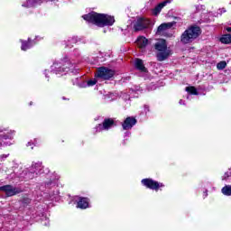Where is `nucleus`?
Wrapping results in <instances>:
<instances>
[{
  "mask_svg": "<svg viewBox=\"0 0 231 231\" xmlns=\"http://www.w3.org/2000/svg\"><path fill=\"white\" fill-rule=\"evenodd\" d=\"M82 17L88 23H92V24H96V26H99V28L113 26V24H115V17L109 14L91 12L88 14H84Z\"/></svg>",
  "mask_w": 231,
  "mask_h": 231,
  "instance_id": "obj_1",
  "label": "nucleus"
},
{
  "mask_svg": "<svg viewBox=\"0 0 231 231\" xmlns=\"http://www.w3.org/2000/svg\"><path fill=\"white\" fill-rule=\"evenodd\" d=\"M71 68H73V64H71L68 57H65L63 60L55 61L51 66V73H54V75H66Z\"/></svg>",
  "mask_w": 231,
  "mask_h": 231,
  "instance_id": "obj_2",
  "label": "nucleus"
},
{
  "mask_svg": "<svg viewBox=\"0 0 231 231\" xmlns=\"http://www.w3.org/2000/svg\"><path fill=\"white\" fill-rule=\"evenodd\" d=\"M60 176L59 174L54 173L50 181L45 183V188L48 189L47 192L49 195H45V198L50 201H57L59 199V189L55 188L57 185V181H59Z\"/></svg>",
  "mask_w": 231,
  "mask_h": 231,
  "instance_id": "obj_3",
  "label": "nucleus"
},
{
  "mask_svg": "<svg viewBox=\"0 0 231 231\" xmlns=\"http://www.w3.org/2000/svg\"><path fill=\"white\" fill-rule=\"evenodd\" d=\"M154 48L157 51L156 57L159 62H163V60H167L171 56V50L167 49V42L163 39H161L156 42Z\"/></svg>",
  "mask_w": 231,
  "mask_h": 231,
  "instance_id": "obj_4",
  "label": "nucleus"
},
{
  "mask_svg": "<svg viewBox=\"0 0 231 231\" xmlns=\"http://www.w3.org/2000/svg\"><path fill=\"white\" fill-rule=\"evenodd\" d=\"M42 169V162H32V166L29 169L23 171V172L21 173V178H23V180H33V178L44 172Z\"/></svg>",
  "mask_w": 231,
  "mask_h": 231,
  "instance_id": "obj_5",
  "label": "nucleus"
},
{
  "mask_svg": "<svg viewBox=\"0 0 231 231\" xmlns=\"http://www.w3.org/2000/svg\"><path fill=\"white\" fill-rule=\"evenodd\" d=\"M199 33H201V29L198 26H192L187 29L180 36V42L182 44H189L199 37Z\"/></svg>",
  "mask_w": 231,
  "mask_h": 231,
  "instance_id": "obj_6",
  "label": "nucleus"
},
{
  "mask_svg": "<svg viewBox=\"0 0 231 231\" xmlns=\"http://www.w3.org/2000/svg\"><path fill=\"white\" fill-rule=\"evenodd\" d=\"M14 136H15V130L0 125V147L5 145V140H14Z\"/></svg>",
  "mask_w": 231,
  "mask_h": 231,
  "instance_id": "obj_7",
  "label": "nucleus"
},
{
  "mask_svg": "<svg viewBox=\"0 0 231 231\" xmlns=\"http://www.w3.org/2000/svg\"><path fill=\"white\" fill-rule=\"evenodd\" d=\"M96 79H102L103 80H109L115 77V70L106 67H100L97 69L95 74Z\"/></svg>",
  "mask_w": 231,
  "mask_h": 231,
  "instance_id": "obj_8",
  "label": "nucleus"
},
{
  "mask_svg": "<svg viewBox=\"0 0 231 231\" xmlns=\"http://www.w3.org/2000/svg\"><path fill=\"white\" fill-rule=\"evenodd\" d=\"M142 184L144 187H146L147 189H151V190H156V192H158V190H160V189L165 187V185H163V183L158 182L152 179H143Z\"/></svg>",
  "mask_w": 231,
  "mask_h": 231,
  "instance_id": "obj_9",
  "label": "nucleus"
},
{
  "mask_svg": "<svg viewBox=\"0 0 231 231\" xmlns=\"http://www.w3.org/2000/svg\"><path fill=\"white\" fill-rule=\"evenodd\" d=\"M151 26V20L143 17H139L134 24L135 32H141V30H145Z\"/></svg>",
  "mask_w": 231,
  "mask_h": 231,
  "instance_id": "obj_10",
  "label": "nucleus"
},
{
  "mask_svg": "<svg viewBox=\"0 0 231 231\" xmlns=\"http://www.w3.org/2000/svg\"><path fill=\"white\" fill-rule=\"evenodd\" d=\"M115 125V120L106 118L103 121V124H99L95 127L96 133H102V131H109L111 127Z\"/></svg>",
  "mask_w": 231,
  "mask_h": 231,
  "instance_id": "obj_11",
  "label": "nucleus"
},
{
  "mask_svg": "<svg viewBox=\"0 0 231 231\" xmlns=\"http://www.w3.org/2000/svg\"><path fill=\"white\" fill-rule=\"evenodd\" d=\"M134 67L140 71V77L147 79V77L149 76V71L147 70V68H145V65H143V60H142L141 59H136L134 60Z\"/></svg>",
  "mask_w": 231,
  "mask_h": 231,
  "instance_id": "obj_12",
  "label": "nucleus"
},
{
  "mask_svg": "<svg viewBox=\"0 0 231 231\" xmlns=\"http://www.w3.org/2000/svg\"><path fill=\"white\" fill-rule=\"evenodd\" d=\"M2 192H5L6 194V196H8V198L12 197V196H15L16 194H21V192H23V190L19 188H15L12 185H5L3 186V189Z\"/></svg>",
  "mask_w": 231,
  "mask_h": 231,
  "instance_id": "obj_13",
  "label": "nucleus"
},
{
  "mask_svg": "<svg viewBox=\"0 0 231 231\" xmlns=\"http://www.w3.org/2000/svg\"><path fill=\"white\" fill-rule=\"evenodd\" d=\"M136 118L129 116L124 121L122 127L125 131H129V129H133L136 125Z\"/></svg>",
  "mask_w": 231,
  "mask_h": 231,
  "instance_id": "obj_14",
  "label": "nucleus"
},
{
  "mask_svg": "<svg viewBox=\"0 0 231 231\" xmlns=\"http://www.w3.org/2000/svg\"><path fill=\"white\" fill-rule=\"evenodd\" d=\"M77 201V208H81L82 210L86 208H89V199L83 198V197H78L76 199Z\"/></svg>",
  "mask_w": 231,
  "mask_h": 231,
  "instance_id": "obj_15",
  "label": "nucleus"
},
{
  "mask_svg": "<svg viewBox=\"0 0 231 231\" xmlns=\"http://www.w3.org/2000/svg\"><path fill=\"white\" fill-rule=\"evenodd\" d=\"M42 3H44V0H27L22 6L23 8H35V6L42 5Z\"/></svg>",
  "mask_w": 231,
  "mask_h": 231,
  "instance_id": "obj_16",
  "label": "nucleus"
},
{
  "mask_svg": "<svg viewBox=\"0 0 231 231\" xmlns=\"http://www.w3.org/2000/svg\"><path fill=\"white\" fill-rule=\"evenodd\" d=\"M20 42H22L21 50L23 51H26L27 50H30L35 46V41H32L30 38H28V41L20 40Z\"/></svg>",
  "mask_w": 231,
  "mask_h": 231,
  "instance_id": "obj_17",
  "label": "nucleus"
},
{
  "mask_svg": "<svg viewBox=\"0 0 231 231\" xmlns=\"http://www.w3.org/2000/svg\"><path fill=\"white\" fill-rule=\"evenodd\" d=\"M136 44L138 48L143 50L147 46V44H149V40H147V38L143 36H140L139 38H137Z\"/></svg>",
  "mask_w": 231,
  "mask_h": 231,
  "instance_id": "obj_18",
  "label": "nucleus"
},
{
  "mask_svg": "<svg viewBox=\"0 0 231 231\" xmlns=\"http://www.w3.org/2000/svg\"><path fill=\"white\" fill-rule=\"evenodd\" d=\"M174 24H176V23H174V22L162 23L157 29V33H162V32H165L166 30L172 28V26H174Z\"/></svg>",
  "mask_w": 231,
  "mask_h": 231,
  "instance_id": "obj_19",
  "label": "nucleus"
},
{
  "mask_svg": "<svg viewBox=\"0 0 231 231\" xmlns=\"http://www.w3.org/2000/svg\"><path fill=\"white\" fill-rule=\"evenodd\" d=\"M165 5V2H162L160 3L157 6H155V8L152 10V14L153 15H159L160 12H162V8H164Z\"/></svg>",
  "mask_w": 231,
  "mask_h": 231,
  "instance_id": "obj_20",
  "label": "nucleus"
},
{
  "mask_svg": "<svg viewBox=\"0 0 231 231\" xmlns=\"http://www.w3.org/2000/svg\"><path fill=\"white\" fill-rule=\"evenodd\" d=\"M95 84H97V79H89V80L87 81V83H86V81L81 83L79 85V88H91V87L95 86Z\"/></svg>",
  "mask_w": 231,
  "mask_h": 231,
  "instance_id": "obj_21",
  "label": "nucleus"
},
{
  "mask_svg": "<svg viewBox=\"0 0 231 231\" xmlns=\"http://www.w3.org/2000/svg\"><path fill=\"white\" fill-rule=\"evenodd\" d=\"M220 42L222 44H231V35L230 34H224L220 37Z\"/></svg>",
  "mask_w": 231,
  "mask_h": 231,
  "instance_id": "obj_22",
  "label": "nucleus"
},
{
  "mask_svg": "<svg viewBox=\"0 0 231 231\" xmlns=\"http://www.w3.org/2000/svg\"><path fill=\"white\" fill-rule=\"evenodd\" d=\"M221 192L224 196H231V185H226L222 188Z\"/></svg>",
  "mask_w": 231,
  "mask_h": 231,
  "instance_id": "obj_23",
  "label": "nucleus"
},
{
  "mask_svg": "<svg viewBox=\"0 0 231 231\" xmlns=\"http://www.w3.org/2000/svg\"><path fill=\"white\" fill-rule=\"evenodd\" d=\"M186 91L189 93V95H198V89H196V87H187Z\"/></svg>",
  "mask_w": 231,
  "mask_h": 231,
  "instance_id": "obj_24",
  "label": "nucleus"
},
{
  "mask_svg": "<svg viewBox=\"0 0 231 231\" xmlns=\"http://www.w3.org/2000/svg\"><path fill=\"white\" fill-rule=\"evenodd\" d=\"M225 68H226V61L225 60H222L217 64V69L221 70V69H225Z\"/></svg>",
  "mask_w": 231,
  "mask_h": 231,
  "instance_id": "obj_25",
  "label": "nucleus"
},
{
  "mask_svg": "<svg viewBox=\"0 0 231 231\" xmlns=\"http://www.w3.org/2000/svg\"><path fill=\"white\" fill-rule=\"evenodd\" d=\"M231 178V169H229L223 176L222 180L225 181H228Z\"/></svg>",
  "mask_w": 231,
  "mask_h": 231,
  "instance_id": "obj_26",
  "label": "nucleus"
},
{
  "mask_svg": "<svg viewBox=\"0 0 231 231\" xmlns=\"http://www.w3.org/2000/svg\"><path fill=\"white\" fill-rule=\"evenodd\" d=\"M80 41V39H79V37L74 36L69 40V42H72L73 44H77V42H79Z\"/></svg>",
  "mask_w": 231,
  "mask_h": 231,
  "instance_id": "obj_27",
  "label": "nucleus"
},
{
  "mask_svg": "<svg viewBox=\"0 0 231 231\" xmlns=\"http://www.w3.org/2000/svg\"><path fill=\"white\" fill-rule=\"evenodd\" d=\"M225 12H226V9L221 8V9H218L217 14H218L219 15H222L223 14H225Z\"/></svg>",
  "mask_w": 231,
  "mask_h": 231,
  "instance_id": "obj_28",
  "label": "nucleus"
},
{
  "mask_svg": "<svg viewBox=\"0 0 231 231\" xmlns=\"http://www.w3.org/2000/svg\"><path fill=\"white\" fill-rule=\"evenodd\" d=\"M143 111H144L145 115H147V113H149L150 110H149V106L148 105H144Z\"/></svg>",
  "mask_w": 231,
  "mask_h": 231,
  "instance_id": "obj_29",
  "label": "nucleus"
},
{
  "mask_svg": "<svg viewBox=\"0 0 231 231\" xmlns=\"http://www.w3.org/2000/svg\"><path fill=\"white\" fill-rule=\"evenodd\" d=\"M162 3H165V5L172 3V0H164Z\"/></svg>",
  "mask_w": 231,
  "mask_h": 231,
  "instance_id": "obj_30",
  "label": "nucleus"
},
{
  "mask_svg": "<svg viewBox=\"0 0 231 231\" xmlns=\"http://www.w3.org/2000/svg\"><path fill=\"white\" fill-rule=\"evenodd\" d=\"M179 104H180V106H185V101H183V99H180V100L179 101Z\"/></svg>",
  "mask_w": 231,
  "mask_h": 231,
  "instance_id": "obj_31",
  "label": "nucleus"
},
{
  "mask_svg": "<svg viewBox=\"0 0 231 231\" xmlns=\"http://www.w3.org/2000/svg\"><path fill=\"white\" fill-rule=\"evenodd\" d=\"M226 30V32H231V27H227Z\"/></svg>",
  "mask_w": 231,
  "mask_h": 231,
  "instance_id": "obj_32",
  "label": "nucleus"
},
{
  "mask_svg": "<svg viewBox=\"0 0 231 231\" xmlns=\"http://www.w3.org/2000/svg\"><path fill=\"white\" fill-rule=\"evenodd\" d=\"M27 147H32V143L29 142V143H27Z\"/></svg>",
  "mask_w": 231,
  "mask_h": 231,
  "instance_id": "obj_33",
  "label": "nucleus"
},
{
  "mask_svg": "<svg viewBox=\"0 0 231 231\" xmlns=\"http://www.w3.org/2000/svg\"><path fill=\"white\" fill-rule=\"evenodd\" d=\"M129 134H130L129 132L125 133V136H129Z\"/></svg>",
  "mask_w": 231,
  "mask_h": 231,
  "instance_id": "obj_34",
  "label": "nucleus"
},
{
  "mask_svg": "<svg viewBox=\"0 0 231 231\" xmlns=\"http://www.w3.org/2000/svg\"><path fill=\"white\" fill-rule=\"evenodd\" d=\"M2 158H8V155H3Z\"/></svg>",
  "mask_w": 231,
  "mask_h": 231,
  "instance_id": "obj_35",
  "label": "nucleus"
},
{
  "mask_svg": "<svg viewBox=\"0 0 231 231\" xmlns=\"http://www.w3.org/2000/svg\"><path fill=\"white\" fill-rule=\"evenodd\" d=\"M47 71H48V70H45V71H44L45 77H48V74H46Z\"/></svg>",
  "mask_w": 231,
  "mask_h": 231,
  "instance_id": "obj_36",
  "label": "nucleus"
},
{
  "mask_svg": "<svg viewBox=\"0 0 231 231\" xmlns=\"http://www.w3.org/2000/svg\"><path fill=\"white\" fill-rule=\"evenodd\" d=\"M75 52L77 53V55H79V51L78 50H75Z\"/></svg>",
  "mask_w": 231,
  "mask_h": 231,
  "instance_id": "obj_37",
  "label": "nucleus"
},
{
  "mask_svg": "<svg viewBox=\"0 0 231 231\" xmlns=\"http://www.w3.org/2000/svg\"><path fill=\"white\" fill-rule=\"evenodd\" d=\"M0 191H2V192H3V186H2V187H0Z\"/></svg>",
  "mask_w": 231,
  "mask_h": 231,
  "instance_id": "obj_38",
  "label": "nucleus"
},
{
  "mask_svg": "<svg viewBox=\"0 0 231 231\" xmlns=\"http://www.w3.org/2000/svg\"><path fill=\"white\" fill-rule=\"evenodd\" d=\"M207 196H208V194H207V191H206V193H205V198H207Z\"/></svg>",
  "mask_w": 231,
  "mask_h": 231,
  "instance_id": "obj_39",
  "label": "nucleus"
},
{
  "mask_svg": "<svg viewBox=\"0 0 231 231\" xmlns=\"http://www.w3.org/2000/svg\"><path fill=\"white\" fill-rule=\"evenodd\" d=\"M31 149H33V146H32Z\"/></svg>",
  "mask_w": 231,
  "mask_h": 231,
  "instance_id": "obj_40",
  "label": "nucleus"
},
{
  "mask_svg": "<svg viewBox=\"0 0 231 231\" xmlns=\"http://www.w3.org/2000/svg\"><path fill=\"white\" fill-rule=\"evenodd\" d=\"M47 1H53V0H47Z\"/></svg>",
  "mask_w": 231,
  "mask_h": 231,
  "instance_id": "obj_41",
  "label": "nucleus"
}]
</instances>
